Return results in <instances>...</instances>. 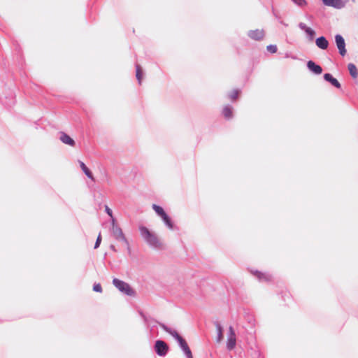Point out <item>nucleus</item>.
<instances>
[{"label": "nucleus", "mask_w": 358, "mask_h": 358, "mask_svg": "<svg viewBox=\"0 0 358 358\" xmlns=\"http://www.w3.org/2000/svg\"><path fill=\"white\" fill-rule=\"evenodd\" d=\"M335 42L338 49L339 53L341 56L346 55L345 43L343 37L341 35L337 34L335 36Z\"/></svg>", "instance_id": "obj_6"}, {"label": "nucleus", "mask_w": 358, "mask_h": 358, "mask_svg": "<svg viewBox=\"0 0 358 358\" xmlns=\"http://www.w3.org/2000/svg\"><path fill=\"white\" fill-rule=\"evenodd\" d=\"M307 67L310 71H312L313 73H314L315 74H317V75L320 74L322 71L321 66L316 64L313 61L308 62Z\"/></svg>", "instance_id": "obj_13"}, {"label": "nucleus", "mask_w": 358, "mask_h": 358, "mask_svg": "<svg viewBox=\"0 0 358 358\" xmlns=\"http://www.w3.org/2000/svg\"><path fill=\"white\" fill-rule=\"evenodd\" d=\"M322 2L325 6L341 9L345 6L347 0H322Z\"/></svg>", "instance_id": "obj_8"}, {"label": "nucleus", "mask_w": 358, "mask_h": 358, "mask_svg": "<svg viewBox=\"0 0 358 358\" xmlns=\"http://www.w3.org/2000/svg\"><path fill=\"white\" fill-rule=\"evenodd\" d=\"M248 36L256 41H261L264 38L265 34L263 29L250 30L248 34Z\"/></svg>", "instance_id": "obj_11"}, {"label": "nucleus", "mask_w": 358, "mask_h": 358, "mask_svg": "<svg viewBox=\"0 0 358 358\" xmlns=\"http://www.w3.org/2000/svg\"><path fill=\"white\" fill-rule=\"evenodd\" d=\"M324 78L325 79V80L329 82L334 87L337 88L341 87V84L339 83V82L336 78H333V76L331 74L325 73L324 75Z\"/></svg>", "instance_id": "obj_15"}, {"label": "nucleus", "mask_w": 358, "mask_h": 358, "mask_svg": "<svg viewBox=\"0 0 358 358\" xmlns=\"http://www.w3.org/2000/svg\"><path fill=\"white\" fill-rule=\"evenodd\" d=\"M236 346V334L234 330L232 327H230L229 329V334L227 342V348L228 350H231L234 349Z\"/></svg>", "instance_id": "obj_9"}, {"label": "nucleus", "mask_w": 358, "mask_h": 358, "mask_svg": "<svg viewBox=\"0 0 358 358\" xmlns=\"http://www.w3.org/2000/svg\"><path fill=\"white\" fill-rule=\"evenodd\" d=\"M223 115L225 118L230 119L232 117V108L229 106H227L223 108Z\"/></svg>", "instance_id": "obj_18"}, {"label": "nucleus", "mask_w": 358, "mask_h": 358, "mask_svg": "<svg viewBox=\"0 0 358 358\" xmlns=\"http://www.w3.org/2000/svg\"><path fill=\"white\" fill-rule=\"evenodd\" d=\"M113 284L114 286L122 293L128 295L133 296L134 294V291L130 287V285L117 278H114L113 280Z\"/></svg>", "instance_id": "obj_3"}, {"label": "nucleus", "mask_w": 358, "mask_h": 358, "mask_svg": "<svg viewBox=\"0 0 358 358\" xmlns=\"http://www.w3.org/2000/svg\"><path fill=\"white\" fill-rule=\"evenodd\" d=\"M111 231L115 238L119 241H122L129 250V243L123 234L122 229L115 224V220L113 218Z\"/></svg>", "instance_id": "obj_4"}, {"label": "nucleus", "mask_w": 358, "mask_h": 358, "mask_svg": "<svg viewBox=\"0 0 358 358\" xmlns=\"http://www.w3.org/2000/svg\"><path fill=\"white\" fill-rule=\"evenodd\" d=\"M216 329L217 331V336L216 340L217 343H220L223 339L222 327L219 323H217Z\"/></svg>", "instance_id": "obj_19"}, {"label": "nucleus", "mask_w": 358, "mask_h": 358, "mask_svg": "<svg viewBox=\"0 0 358 358\" xmlns=\"http://www.w3.org/2000/svg\"><path fill=\"white\" fill-rule=\"evenodd\" d=\"M78 162H79V164H80V166L81 169L85 173V174L90 179L94 180V178L93 175H92V172L90 171V170L86 166V165L83 162L79 161Z\"/></svg>", "instance_id": "obj_16"}, {"label": "nucleus", "mask_w": 358, "mask_h": 358, "mask_svg": "<svg viewBox=\"0 0 358 358\" xmlns=\"http://www.w3.org/2000/svg\"><path fill=\"white\" fill-rule=\"evenodd\" d=\"M266 49L268 52L271 53H275L277 52V46L275 45H269L266 47Z\"/></svg>", "instance_id": "obj_21"}, {"label": "nucleus", "mask_w": 358, "mask_h": 358, "mask_svg": "<svg viewBox=\"0 0 358 358\" xmlns=\"http://www.w3.org/2000/svg\"><path fill=\"white\" fill-rule=\"evenodd\" d=\"M111 248H112L113 250H115V249H114V246H113V245H112V246H111Z\"/></svg>", "instance_id": "obj_27"}, {"label": "nucleus", "mask_w": 358, "mask_h": 358, "mask_svg": "<svg viewBox=\"0 0 358 358\" xmlns=\"http://www.w3.org/2000/svg\"><path fill=\"white\" fill-rule=\"evenodd\" d=\"M160 327L165 331H166L170 335H171L178 341L181 350L183 351V352L185 355V356L187 357V358H193L192 352H191L187 342L185 341V339L182 338V336H180L178 334V332L176 330L168 327L167 326H166L164 324H160Z\"/></svg>", "instance_id": "obj_2"}, {"label": "nucleus", "mask_w": 358, "mask_h": 358, "mask_svg": "<svg viewBox=\"0 0 358 358\" xmlns=\"http://www.w3.org/2000/svg\"><path fill=\"white\" fill-rule=\"evenodd\" d=\"M238 94H239V91L237 90H234L229 94V97H230L231 99L234 100V99H236V97L238 96Z\"/></svg>", "instance_id": "obj_22"}, {"label": "nucleus", "mask_w": 358, "mask_h": 358, "mask_svg": "<svg viewBox=\"0 0 358 358\" xmlns=\"http://www.w3.org/2000/svg\"><path fill=\"white\" fill-rule=\"evenodd\" d=\"M93 290L96 292H101L102 288L100 284H94L93 286Z\"/></svg>", "instance_id": "obj_24"}, {"label": "nucleus", "mask_w": 358, "mask_h": 358, "mask_svg": "<svg viewBox=\"0 0 358 358\" xmlns=\"http://www.w3.org/2000/svg\"><path fill=\"white\" fill-rule=\"evenodd\" d=\"M315 43L316 45L322 50H326L329 46V42L324 36L317 38L315 41Z\"/></svg>", "instance_id": "obj_14"}, {"label": "nucleus", "mask_w": 358, "mask_h": 358, "mask_svg": "<svg viewBox=\"0 0 358 358\" xmlns=\"http://www.w3.org/2000/svg\"><path fill=\"white\" fill-rule=\"evenodd\" d=\"M155 349L157 354L159 356H164L168 352V346L166 343L162 341H156Z\"/></svg>", "instance_id": "obj_7"}, {"label": "nucleus", "mask_w": 358, "mask_h": 358, "mask_svg": "<svg viewBox=\"0 0 358 358\" xmlns=\"http://www.w3.org/2000/svg\"><path fill=\"white\" fill-rule=\"evenodd\" d=\"M136 78H137L139 84H141V80L143 78V71L138 64H137L136 66Z\"/></svg>", "instance_id": "obj_20"}, {"label": "nucleus", "mask_w": 358, "mask_h": 358, "mask_svg": "<svg viewBox=\"0 0 358 358\" xmlns=\"http://www.w3.org/2000/svg\"><path fill=\"white\" fill-rule=\"evenodd\" d=\"M348 69L351 76L356 78L358 76V71L356 66L354 64L350 63L348 65Z\"/></svg>", "instance_id": "obj_17"}, {"label": "nucleus", "mask_w": 358, "mask_h": 358, "mask_svg": "<svg viewBox=\"0 0 358 358\" xmlns=\"http://www.w3.org/2000/svg\"><path fill=\"white\" fill-rule=\"evenodd\" d=\"M105 211L113 220V211L108 206H105Z\"/></svg>", "instance_id": "obj_25"}, {"label": "nucleus", "mask_w": 358, "mask_h": 358, "mask_svg": "<svg viewBox=\"0 0 358 358\" xmlns=\"http://www.w3.org/2000/svg\"><path fill=\"white\" fill-rule=\"evenodd\" d=\"M292 1L299 6H304L306 5V1L305 0H292Z\"/></svg>", "instance_id": "obj_23"}, {"label": "nucleus", "mask_w": 358, "mask_h": 358, "mask_svg": "<svg viewBox=\"0 0 358 358\" xmlns=\"http://www.w3.org/2000/svg\"><path fill=\"white\" fill-rule=\"evenodd\" d=\"M59 139L63 143L72 147H73L76 144L74 140L64 132L60 133Z\"/></svg>", "instance_id": "obj_12"}, {"label": "nucleus", "mask_w": 358, "mask_h": 358, "mask_svg": "<svg viewBox=\"0 0 358 358\" xmlns=\"http://www.w3.org/2000/svg\"><path fill=\"white\" fill-rule=\"evenodd\" d=\"M101 234H99L97 238H96V241L95 243V245H94V248L96 249L99 247L100 245V243H101Z\"/></svg>", "instance_id": "obj_26"}, {"label": "nucleus", "mask_w": 358, "mask_h": 358, "mask_svg": "<svg viewBox=\"0 0 358 358\" xmlns=\"http://www.w3.org/2000/svg\"><path fill=\"white\" fill-rule=\"evenodd\" d=\"M140 235L148 245L154 249H161L162 243L157 235L145 226L138 227Z\"/></svg>", "instance_id": "obj_1"}, {"label": "nucleus", "mask_w": 358, "mask_h": 358, "mask_svg": "<svg viewBox=\"0 0 358 358\" xmlns=\"http://www.w3.org/2000/svg\"><path fill=\"white\" fill-rule=\"evenodd\" d=\"M152 209L162 218V220L169 229H173V224L172 223L170 217L167 215V214L165 213V211L161 206H157L156 204H153Z\"/></svg>", "instance_id": "obj_5"}, {"label": "nucleus", "mask_w": 358, "mask_h": 358, "mask_svg": "<svg viewBox=\"0 0 358 358\" xmlns=\"http://www.w3.org/2000/svg\"><path fill=\"white\" fill-rule=\"evenodd\" d=\"M299 27L306 33L308 40H310V41L313 40L315 35V30H313L312 28L306 26V24H304L303 22H300L299 24Z\"/></svg>", "instance_id": "obj_10"}]
</instances>
